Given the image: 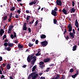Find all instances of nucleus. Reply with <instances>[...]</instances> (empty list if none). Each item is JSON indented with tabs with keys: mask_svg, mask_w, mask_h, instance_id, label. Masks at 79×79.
I'll return each instance as SVG.
<instances>
[{
	"mask_svg": "<svg viewBox=\"0 0 79 79\" xmlns=\"http://www.w3.org/2000/svg\"><path fill=\"white\" fill-rule=\"evenodd\" d=\"M34 54H33L32 55H31L30 56H28L27 57V60L28 63H30L31 61V60H32V61H33L35 62L37 60V57L35 56H34Z\"/></svg>",
	"mask_w": 79,
	"mask_h": 79,
	"instance_id": "nucleus-1",
	"label": "nucleus"
},
{
	"mask_svg": "<svg viewBox=\"0 0 79 79\" xmlns=\"http://www.w3.org/2000/svg\"><path fill=\"white\" fill-rule=\"evenodd\" d=\"M41 44L44 47H45L48 44V42L47 41H44L41 42Z\"/></svg>",
	"mask_w": 79,
	"mask_h": 79,
	"instance_id": "nucleus-2",
	"label": "nucleus"
},
{
	"mask_svg": "<svg viewBox=\"0 0 79 79\" xmlns=\"http://www.w3.org/2000/svg\"><path fill=\"white\" fill-rule=\"evenodd\" d=\"M13 32L14 35L13 34H11L10 35V37L12 39H13L14 37H16V32H15L14 31H13Z\"/></svg>",
	"mask_w": 79,
	"mask_h": 79,
	"instance_id": "nucleus-3",
	"label": "nucleus"
},
{
	"mask_svg": "<svg viewBox=\"0 0 79 79\" xmlns=\"http://www.w3.org/2000/svg\"><path fill=\"white\" fill-rule=\"evenodd\" d=\"M51 14L52 15L54 16H57V13H56V11L54 10H52Z\"/></svg>",
	"mask_w": 79,
	"mask_h": 79,
	"instance_id": "nucleus-4",
	"label": "nucleus"
},
{
	"mask_svg": "<svg viewBox=\"0 0 79 79\" xmlns=\"http://www.w3.org/2000/svg\"><path fill=\"white\" fill-rule=\"evenodd\" d=\"M56 3L57 5H58L59 6H61V5H62V2H61V1L59 0H56Z\"/></svg>",
	"mask_w": 79,
	"mask_h": 79,
	"instance_id": "nucleus-5",
	"label": "nucleus"
},
{
	"mask_svg": "<svg viewBox=\"0 0 79 79\" xmlns=\"http://www.w3.org/2000/svg\"><path fill=\"white\" fill-rule=\"evenodd\" d=\"M44 64V62L43 61H41L39 63V64L40 66V68H44V65H43Z\"/></svg>",
	"mask_w": 79,
	"mask_h": 79,
	"instance_id": "nucleus-6",
	"label": "nucleus"
},
{
	"mask_svg": "<svg viewBox=\"0 0 79 79\" xmlns=\"http://www.w3.org/2000/svg\"><path fill=\"white\" fill-rule=\"evenodd\" d=\"M68 27L69 28V32H71L72 30V27L71 26V24H69V25H68Z\"/></svg>",
	"mask_w": 79,
	"mask_h": 79,
	"instance_id": "nucleus-7",
	"label": "nucleus"
},
{
	"mask_svg": "<svg viewBox=\"0 0 79 79\" xmlns=\"http://www.w3.org/2000/svg\"><path fill=\"white\" fill-rule=\"evenodd\" d=\"M75 24L76 27H77V28H78V27H79V23H78V21L77 19L76 20Z\"/></svg>",
	"mask_w": 79,
	"mask_h": 79,
	"instance_id": "nucleus-8",
	"label": "nucleus"
},
{
	"mask_svg": "<svg viewBox=\"0 0 79 79\" xmlns=\"http://www.w3.org/2000/svg\"><path fill=\"white\" fill-rule=\"evenodd\" d=\"M36 3V0H34V2H30L29 3V5H30V6H31L33 5H35Z\"/></svg>",
	"mask_w": 79,
	"mask_h": 79,
	"instance_id": "nucleus-9",
	"label": "nucleus"
},
{
	"mask_svg": "<svg viewBox=\"0 0 79 79\" xmlns=\"http://www.w3.org/2000/svg\"><path fill=\"white\" fill-rule=\"evenodd\" d=\"M5 31L3 29H1V30L0 31V35L1 36H2L3 35V34H4Z\"/></svg>",
	"mask_w": 79,
	"mask_h": 79,
	"instance_id": "nucleus-10",
	"label": "nucleus"
},
{
	"mask_svg": "<svg viewBox=\"0 0 79 79\" xmlns=\"http://www.w3.org/2000/svg\"><path fill=\"white\" fill-rule=\"evenodd\" d=\"M50 61V58H46L44 60V63H47Z\"/></svg>",
	"mask_w": 79,
	"mask_h": 79,
	"instance_id": "nucleus-11",
	"label": "nucleus"
},
{
	"mask_svg": "<svg viewBox=\"0 0 79 79\" xmlns=\"http://www.w3.org/2000/svg\"><path fill=\"white\" fill-rule=\"evenodd\" d=\"M70 35L71 37L73 38V39L74 38V33L71 32H70Z\"/></svg>",
	"mask_w": 79,
	"mask_h": 79,
	"instance_id": "nucleus-12",
	"label": "nucleus"
},
{
	"mask_svg": "<svg viewBox=\"0 0 79 79\" xmlns=\"http://www.w3.org/2000/svg\"><path fill=\"white\" fill-rule=\"evenodd\" d=\"M8 46L10 47H13L14 46L13 43H9L8 44Z\"/></svg>",
	"mask_w": 79,
	"mask_h": 79,
	"instance_id": "nucleus-13",
	"label": "nucleus"
},
{
	"mask_svg": "<svg viewBox=\"0 0 79 79\" xmlns=\"http://www.w3.org/2000/svg\"><path fill=\"white\" fill-rule=\"evenodd\" d=\"M36 66L37 65H35L33 67L32 70V72H34V71H35V69H36Z\"/></svg>",
	"mask_w": 79,
	"mask_h": 79,
	"instance_id": "nucleus-14",
	"label": "nucleus"
},
{
	"mask_svg": "<svg viewBox=\"0 0 79 79\" xmlns=\"http://www.w3.org/2000/svg\"><path fill=\"white\" fill-rule=\"evenodd\" d=\"M77 48V45H75L73 47V51H75L76 50Z\"/></svg>",
	"mask_w": 79,
	"mask_h": 79,
	"instance_id": "nucleus-15",
	"label": "nucleus"
},
{
	"mask_svg": "<svg viewBox=\"0 0 79 79\" xmlns=\"http://www.w3.org/2000/svg\"><path fill=\"white\" fill-rule=\"evenodd\" d=\"M62 12L65 15H67V11L65 9H64L63 10H62Z\"/></svg>",
	"mask_w": 79,
	"mask_h": 79,
	"instance_id": "nucleus-16",
	"label": "nucleus"
},
{
	"mask_svg": "<svg viewBox=\"0 0 79 79\" xmlns=\"http://www.w3.org/2000/svg\"><path fill=\"white\" fill-rule=\"evenodd\" d=\"M40 37L41 39H45L46 38V35L44 34H42L41 36Z\"/></svg>",
	"mask_w": 79,
	"mask_h": 79,
	"instance_id": "nucleus-17",
	"label": "nucleus"
},
{
	"mask_svg": "<svg viewBox=\"0 0 79 79\" xmlns=\"http://www.w3.org/2000/svg\"><path fill=\"white\" fill-rule=\"evenodd\" d=\"M11 68V66L10 65V64H8L6 65L7 69H10Z\"/></svg>",
	"mask_w": 79,
	"mask_h": 79,
	"instance_id": "nucleus-18",
	"label": "nucleus"
},
{
	"mask_svg": "<svg viewBox=\"0 0 79 79\" xmlns=\"http://www.w3.org/2000/svg\"><path fill=\"white\" fill-rule=\"evenodd\" d=\"M7 18H8V16H7V15H6L4 17L3 19L4 21H6V20L7 19Z\"/></svg>",
	"mask_w": 79,
	"mask_h": 79,
	"instance_id": "nucleus-19",
	"label": "nucleus"
},
{
	"mask_svg": "<svg viewBox=\"0 0 79 79\" xmlns=\"http://www.w3.org/2000/svg\"><path fill=\"white\" fill-rule=\"evenodd\" d=\"M18 47L20 48H23V47H24L23 45H21V44H19L18 45Z\"/></svg>",
	"mask_w": 79,
	"mask_h": 79,
	"instance_id": "nucleus-20",
	"label": "nucleus"
},
{
	"mask_svg": "<svg viewBox=\"0 0 79 79\" xmlns=\"http://www.w3.org/2000/svg\"><path fill=\"white\" fill-rule=\"evenodd\" d=\"M34 45L33 44H32L31 43H29L28 44V46L30 47H32Z\"/></svg>",
	"mask_w": 79,
	"mask_h": 79,
	"instance_id": "nucleus-21",
	"label": "nucleus"
},
{
	"mask_svg": "<svg viewBox=\"0 0 79 79\" xmlns=\"http://www.w3.org/2000/svg\"><path fill=\"white\" fill-rule=\"evenodd\" d=\"M57 22V20H56V19H53V23L55 24H56Z\"/></svg>",
	"mask_w": 79,
	"mask_h": 79,
	"instance_id": "nucleus-22",
	"label": "nucleus"
},
{
	"mask_svg": "<svg viewBox=\"0 0 79 79\" xmlns=\"http://www.w3.org/2000/svg\"><path fill=\"white\" fill-rule=\"evenodd\" d=\"M76 11V9H71V13H74Z\"/></svg>",
	"mask_w": 79,
	"mask_h": 79,
	"instance_id": "nucleus-23",
	"label": "nucleus"
},
{
	"mask_svg": "<svg viewBox=\"0 0 79 79\" xmlns=\"http://www.w3.org/2000/svg\"><path fill=\"white\" fill-rule=\"evenodd\" d=\"M76 76H77V74H75L74 75H73L72 76V77H73V78L74 79L76 78Z\"/></svg>",
	"mask_w": 79,
	"mask_h": 79,
	"instance_id": "nucleus-24",
	"label": "nucleus"
},
{
	"mask_svg": "<svg viewBox=\"0 0 79 79\" xmlns=\"http://www.w3.org/2000/svg\"><path fill=\"white\" fill-rule=\"evenodd\" d=\"M10 10L11 11H14V10H15V7H12V8L11 9H10Z\"/></svg>",
	"mask_w": 79,
	"mask_h": 79,
	"instance_id": "nucleus-25",
	"label": "nucleus"
},
{
	"mask_svg": "<svg viewBox=\"0 0 79 79\" xmlns=\"http://www.w3.org/2000/svg\"><path fill=\"white\" fill-rule=\"evenodd\" d=\"M40 55H41V53L38 52L37 53L35 54V55L36 56H40Z\"/></svg>",
	"mask_w": 79,
	"mask_h": 79,
	"instance_id": "nucleus-26",
	"label": "nucleus"
},
{
	"mask_svg": "<svg viewBox=\"0 0 79 79\" xmlns=\"http://www.w3.org/2000/svg\"><path fill=\"white\" fill-rule=\"evenodd\" d=\"M31 18V16H27V20L28 21V20H29V19H30Z\"/></svg>",
	"mask_w": 79,
	"mask_h": 79,
	"instance_id": "nucleus-27",
	"label": "nucleus"
},
{
	"mask_svg": "<svg viewBox=\"0 0 79 79\" xmlns=\"http://www.w3.org/2000/svg\"><path fill=\"white\" fill-rule=\"evenodd\" d=\"M8 44L7 43H4V45L5 47H7Z\"/></svg>",
	"mask_w": 79,
	"mask_h": 79,
	"instance_id": "nucleus-28",
	"label": "nucleus"
},
{
	"mask_svg": "<svg viewBox=\"0 0 79 79\" xmlns=\"http://www.w3.org/2000/svg\"><path fill=\"white\" fill-rule=\"evenodd\" d=\"M23 30V31H26L27 30V27H24Z\"/></svg>",
	"mask_w": 79,
	"mask_h": 79,
	"instance_id": "nucleus-29",
	"label": "nucleus"
},
{
	"mask_svg": "<svg viewBox=\"0 0 79 79\" xmlns=\"http://www.w3.org/2000/svg\"><path fill=\"white\" fill-rule=\"evenodd\" d=\"M74 72V69H71L70 70V73H73Z\"/></svg>",
	"mask_w": 79,
	"mask_h": 79,
	"instance_id": "nucleus-30",
	"label": "nucleus"
},
{
	"mask_svg": "<svg viewBox=\"0 0 79 79\" xmlns=\"http://www.w3.org/2000/svg\"><path fill=\"white\" fill-rule=\"evenodd\" d=\"M34 19H33L32 20V21L30 22V24H33V23H34Z\"/></svg>",
	"mask_w": 79,
	"mask_h": 79,
	"instance_id": "nucleus-31",
	"label": "nucleus"
},
{
	"mask_svg": "<svg viewBox=\"0 0 79 79\" xmlns=\"http://www.w3.org/2000/svg\"><path fill=\"white\" fill-rule=\"evenodd\" d=\"M11 48H10V47H8L7 48V51H10L11 50Z\"/></svg>",
	"mask_w": 79,
	"mask_h": 79,
	"instance_id": "nucleus-32",
	"label": "nucleus"
},
{
	"mask_svg": "<svg viewBox=\"0 0 79 79\" xmlns=\"http://www.w3.org/2000/svg\"><path fill=\"white\" fill-rule=\"evenodd\" d=\"M72 3L73 6H74V5H75V2H74V1H72Z\"/></svg>",
	"mask_w": 79,
	"mask_h": 79,
	"instance_id": "nucleus-33",
	"label": "nucleus"
},
{
	"mask_svg": "<svg viewBox=\"0 0 79 79\" xmlns=\"http://www.w3.org/2000/svg\"><path fill=\"white\" fill-rule=\"evenodd\" d=\"M35 62H34L33 61H31V63L32 64V66H34V64H35Z\"/></svg>",
	"mask_w": 79,
	"mask_h": 79,
	"instance_id": "nucleus-34",
	"label": "nucleus"
},
{
	"mask_svg": "<svg viewBox=\"0 0 79 79\" xmlns=\"http://www.w3.org/2000/svg\"><path fill=\"white\" fill-rule=\"evenodd\" d=\"M35 26H37V24H38V20H37L35 22Z\"/></svg>",
	"mask_w": 79,
	"mask_h": 79,
	"instance_id": "nucleus-35",
	"label": "nucleus"
},
{
	"mask_svg": "<svg viewBox=\"0 0 79 79\" xmlns=\"http://www.w3.org/2000/svg\"><path fill=\"white\" fill-rule=\"evenodd\" d=\"M35 44H39V40H36L35 41Z\"/></svg>",
	"mask_w": 79,
	"mask_h": 79,
	"instance_id": "nucleus-36",
	"label": "nucleus"
},
{
	"mask_svg": "<svg viewBox=\"0 0 79 79\" xmlns=\"http://www.w3.org/2000/svg\"><path fill=\"white\" fill-rule=\"evenodd\" d=\"M59 78V75H57L56 78H54V79H58Z\"/></svg>",
	"mask_w": 79,
	"mask_h": 79,
	"instance_id": "nucleus-37",
	"label": "nucleus"
},
{
	"mask_svg": "<svg viewBox=\"0 0 79 79\" xmlns=\"http://www.w3.org/2000/svg\"><path fill=\"white\" fill-rule=\"evenodd\" d=\"M73 32L74 34H76V31H75V30L74 29H73Z\"/></svg>",
	"mask_w": 79,
	"mask_h": 79,
	"instance_id": "nucleus-38",
	"label": "nucleus"
},
{
	"mask_svg": "<svg viewBox=\"0 0 79 79\" xmlns=\"http://www.w3.org/2000/svg\"><path fill=\"white\" fill-rule=\"evenodd\" d=\"M54 11H58V8L56 7H55L54 9Z\"/></svg>",
	"mask_w": 79,
	"mask_h": 79,
	"instance_id": "nucleus-39",
	"label": "nucleus"
},
{
	"mask_svg": "<svg viewBox=\"0 0 79 79\" xmlns=\"http://www.w3.org/2000/svg\"><path fill=\"white\" fill-rule=\"evenodd\" d=\"M28 31L29 32H31V30L30 27L28 28Z\"/></svg>",
	"mask_w": 79,
	"mask_h": 79,
	"instance_id": "nucleus-40",
	"label": "nucleus"
},
{
	"mask_svg": "<svg viewBox=\"0 0 79 79\" xmlns=\"http://www.w3.org/2000/svg\"><path fill=\"white\" fill-rule=\"evenodd\" d=\"M65 38L67 39V40H68V39H69V36H67L66 37L65 36Z\"/></svg>",
	"mask_w": 79,
	"mask_h": 79,
	"instance_id": "nucleus-41",
	"label": "nucleus"
},
{
	"mask_svg": "<svg viewBox=\"0 0 79 79\" xmlns=\"http://www.w3.org/2000/svg\"><path fill=\"white\" fill-rule=\"evenodd\" d=\"M17 11V13H18L19 14H20V13L21 12V11H20V10H18Z\"/></svg>",
	"mask_w": 79,
	"mask_h": 79,
	"instance_id": "nucleus-42",
	"label": "nucleus"
},
{
	"mask_svg": "<svg viewBox=\"0 0 79 79\" xmlns=\"http://www.w3.org/2000/svg\"><path fill=\"white\" fill-rule=\"evenodd\" d=\"M15 18L18 19V18H19V16H18V15H17L15 16Z\"/></svg>",
	"mask_w": 79,
	"mask_h": 79,
	"instance_id": "nucleus-43",
	"label": "nucleus"
},
{
	"mask_svg": "<svg viewBox=\"0 0 79 79\" xmlns=\"http://www.w3.org/2000/svg\"><path fill=\"white\" fill-rule=\"evenodd\" d=\"M11 17H9V18L8 19L9 22H11Z\"/></svg>",
	"mask_w": 79,
	"mask_h": 79,
	"instance_id": "nucleus-44",
	"label": "nucleus"
},
{
	"mask_svg": "<svg viewBox=\"0 0 79 79\" xmlns=\"http://www.w3.org/2000/svg\"><path fill=\"white\" fill-rule=\"evenodd\" d=\"M39 76V75L38 74H36L34 76L36 78H37V76Z\"/></svg>",
	"mask_w": 79,
	"mask_h": 79,
	"instance_id": "nucleus-45",
	"label": "nucleus"
},
{
	"mask_svg": "<svg viewBox=\"0 0 79 79\" xmlns=\"http://www.w3.org/2000/svg\"><path fill=\"white\" fill-rule=\"evenodd\" d=\"M38 27H40V28H41V27H42V25H41L40 24H39L38 25Z\"/></svg>",
	"mask_w": 79,
	"mask_h": 79,
	"instance_id": "nucleus-46",
	"label": "nucleus"
},
{
	"mask_svg": "<svg viewBox=\"0 0 79 79\" xmlns=\"http://www.w3.org/2000/svg\"><path fill=\"white\" fill-rule=\"evenodd\" d=\"M2 78H5V76L3 75H2L1 77V79H2Z\"/></svg>",
	"mask_w": 79,
	"mask_h": 79,
	"instance_id": "nucleus-47",
	"label": "nucleus"
},
{
	"mask_svg": "<svg viewBox=\"0 0 79 79\" xmlns=\"http://www.w3.org/2000/svg\"><path fill=\"white\" fill-rule=\"evenodd\" d=\"M12 15H13V13H10V16L9 17L10 18H11V17H12Z\"/></svg>",
	"mask_w": 79,
	"mask_h": 79,
	"instance_id": "nucleus-48",
	"label": "nucleus"
},
{
	"mask_svg": "<svg viewBox=\"0 0 79 79\" xmlns=\"http://www.w3.org/2000/svg\"><path fill=\"white\" fill-rule=\"evenodd\" d=\"M40 79H45V77H41Z\"/></svg>",
	"mask_w": 79,
	"mask_h": 79,
	"instance_id": "nucleus-49",
	"label": "nucleus"
},
{
	"mask_svg": "<svg viewBox=\"0 0 79 79\" xmlns=\"http://www.w3.org/2000/svg\"><path fill=\"white\" fill-rule=\"evenodd\" d=\"M6 66V64L3 63L2 64V66L3 67H5Z\"/></svg>",
	"mask_w": 79,
	"mask_h": 79,
	"instance_id": "nucleus-50",
	"label": "nucleus"
},
{
	"mask_svg": "<svg viewBox=\"0 0 79 79\" xmlns=\"http://www.w3.org/2000/svg\"><path fill=\"white\" fill-rule=\"evenodd\" d=\"M2 56H0V61H2Z\"/></svg>",
	"mask_w": 79,
	"mask_h": 79,
	"instance_id": "nucleus-51",
	"label": "nucleus"
},
{
	"mask_svg": "<svg viewBox=\"0 0 79 79\" xmlns=\"http://www.w3.org/2000/svg\"><path fill=\"white\" fill-rule=\"evenodd\" d=\"M26 26H27V24L26 23H24V27H26Z\"/></svg>",
	"mask_w": 79,
	"mask_h": 79,
	"instance_id": "nucleus-52",
	"label": "nucleus"
},
{
	"mask_svg": "<svg viewBox=\"0 0 79 79\" xmlns=\"http://www.w3.org/2000/svg\"><path fill=\"white\" fill-rule=\"evenodd\" d=\"M66 31H67L66 30V29H65V31L64 32V34H66Z\"/></svg>",
	"mask_w": 79,
	"mask_h": 79,
	"instance_id": "nucleus-53",
	"label": "nucleus"
},
{
	"mask_svg": "<svg viewBox=\"0 0 79 79\" xmlns=\"http://www.w3.org/2000/svg\"><path fill=\"white\" fill-rule=\"evenodd\" d=\"M3 37L5 39H6V35H4Z\"/></svg>",
	"mask_w": 79,
	"mask_h": 79,
	"instance_id": "nucleus-54",
	"label": "nucleus"
},
{
	"mask_svg": "<svg viewBox=\"0 0 79 79\" xmlns=\"http://www.w3.org/2000/svg\"><path fill=\"white\" fill-rule=\"evenodd\" d=\"M79 71H77V73H75V74H77V75H78V74H79Z\"/></svg>",
	"mask_w": 79,
	"mask_h": 79,
	"instance_id": "nucleus-55",
	"label": "nucleus"
},
{
	"mask_svg": "<svg viewBox=\"0 0 79 79\" xmlns=\"http://www.w3.org/2000/svg\"><path fill=\"white\" fill-rule=\"evenodd\" d=\"M0 74H2V72L1 69H0Z\"/></svg>",
	"mask_w": 79,
	"mask_h": 79,
	"instance_id": "nucleus-56",
	"label": "nucleus"
},
{
	"mask_svg": "<svg viewBox=\"0 0 79 79\" xmlns=\"http://www.w3.org/2000/svg\"><path fill=\"white\" fill-rule=\"evenodd\" d=\"M26 13H29V11L28 10H26Z\"/></svg>",
	"mask_w": 79,
	"mask_h": 79,
	"instance_id": "nucleus-57",
	"label": "nucleus"
},
{
	"mask_svg": "<svg viewBox=\"0 0 79 79\" xmlns=\"http://www.w3.org/2000/svg\"><path fill=\"white\" fill-rule=\"evenodd\" d=\"M35 39L33 38L32 39V41L33 42H35Z\"/></svg>",
	"mask_w": 79,
	"mask_h": 79,
	"instance_id": "nucleus-58",
	"label": "nucleus"
},
{
	"mask_svg": "<svg viewBox=\"0 0 79 79\" xmlns=\"http://www.w3.org/2000/svg\"><path fill=\"white\" fill-rule=\"evenodd\" d=\"M14 42L15 43V44H18V43L17 41L16 40L14 41Z\"/></svg>",
	"mask_w": 79,
	"mask_h": 79,
	"instance_id": "nucleus-59",
	"label": "nucleus"
},
{
	"mask_svg": "<svg viewBox=\"0 0 79 79\" xmlns=\"http://www.w3.org/2000/svg\"><path fill=\"white\" fill-rule=\"evenodd\" d=\"M42 74H43L42 73H39L40 76H42Z\"/></svg>",
	"mask_w": 79,
	"mask_h": 79,
	"instance_id": "nucleus-60",
	"label": "nucleus"
},
{
	"mask_svg": "<svg viewBox=\"0 0 79 79\" xmlns=\"http://www.w3.org/2000/svg\"><path fill=\"white\" fill-rule=\"evenodd\" d=\"M8 42V39H6L4 41V42Z\"/></svg>",
	"mask_w": 79,
	"mask_h": 79,
	"instance_id": "nucleus-61",
	"label": "nucleus"
},
{
	"mask_svg": "<svg viewBox=\"0 0 79 79\" xmlns=\"http://www.w3.org/2000/svg\"><path fill=\"white\" fill-rule=\"evenodd\" d=\"M27 66V65H24L23 66V68H25Z\"/></svg>",
	"mask_w": 79,
	"mask_h": 79,
	"instance_id": "nucleus-62",
	"label": "nucleus"
},
{
	"mask_svg": "<svg viewBox=\"0 0 79 79\" xmlns=\"http://www.w3.org/2000/svg\"><path fill=\"white\" fill-rule=\"evenodd\" d=\"M36 78L34 76L33 77H32L31 79H35Z\"/></svg>",
	"mask_w": 79,
	"mask_h": 79,
	"instance_id": "nucleus-63",
	"label": "nucleus"
},
{
	"mask_svg": "<svg viewBox=\"0 0 79 79\" xmlns=\"http://www.w3.org/2000/svg\"><path fill=\"white\" fill-rule=\"evenodd\" d=\"M31 79V76H29L27 79Z\"/></svg>",
	"mask_w": 79,
	"mask_h": 79,
	"instance_id": "nucleus-64",
	"label": "nucleus"
}]
</instances>
